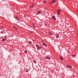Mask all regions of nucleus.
Segmentation results:
<instances>
[{"mask_svg":"<svg viewBox=\"0 0 78 78\" xmlns=\"http://www.w3.org/2000/svg\"><path fill=\"white\" fill-rule=\"evenodd\" d=\"M55 1H56L55 0H53V1H52L51 2L50 4L51 5L52 4V3H55Z\"/></svg>","mask_w":78,"mask_h":78,"instance_id":"f257e3e1","label":"nucleus"},{"mask_svg":"<svg viewBox=\"0 0 78 78\" xmlns=\"http://www.w3.org/2000/svg\"><path fill=\"white\" fill-rule=\"evenodd\" d=\"M66 67H68V68H69V67L70 68H72V66H69L68 65H67Z\"/></svg>","mask_w":78,"mask_h":78,"instance_id":"f03ea898","label":"nucleus"},{"mask_svg":"<svg viewBox=\"0 0 78 78\" xmlns=\"http://www.w3.org/2000/svg\"><path fill=\"white\" fill-rule=\"evenodd\" d=\"M52 19H54L55 20H56V18H55V16H53L52 17Z\"/></svg>","mask_w":78,"mask_h":78,"instance_id":"7ed1b4c3","label":"nucleus"},{"mask_svg":"<svg viewBox=\"0 0 78 78\" xmlns=\"http://www.w3.org/2000/svg\"><path fill=\"white\" fill-rule=\"evenodd\" d=\"M42 44L43 45H44V46H47V45L45 43H43Z\"/></svg>","mask_w":78,"mask_h":78,"instance_id":"20e7f679","label":"nucleus"},{"mask_svg":"<svg viewBox=\"0 0 78 78\" xmlns=\"http://www.w3.org/2000/svg\"><path fill=\"white\" fill-rule=\"evenodd\" d=\"M46 59H51V58H49V57H46Z\"/></svg>","mask_w":78,"mask_h":78,"instance_id":"39448f33","label":"nucleus"},{"mask_svg":"<svg viewBox=\"0 0 78 78\" xmlns=\"http://www.w3.org/2000/svg\"><path fill=\"white\" fill-rule=\"evenodd\" d=\"M56 37L57 38H58V37H59V35L56 34Z\"/></svg>","mask_w":78,"mask_h":78,"instance_id":"423d86ee","label":"nucleus"},{"mask_svg":"<svg viewBox=\"0 0 78 78\" xmlns=\"http://www.w3.org/2000/svg\"><path fill=\"white\" fill-rule=\"evenodd\" d=\"M37 13L39 14H41V12L40 11H38L37 12Z\"/></svg>","mask_w":78,"mask_h":78,"instance_id":"0eeeda50","label":"nucleus"},{"mask_svg":"<svg viewBox=\"0 0 78 78\" xmlns=\"http://www.w3.org/2000/svg\"><path fill=\"white\" fill-rule=\"evenodd\" d=\"M76 54H75V55H72V56L73 57H74V56H76Z\"/></svg>","mask_w":78,"mask_h":78,"instance_id":"6e6552de","label":"nucleus"},{"mask_svg":"<svg viewBox=\"0 0 78 78\" xmlns=\"http://www.w3.org/2000/svg\"><path fill=\"white\" fill-rule=\"evenodd\" d=\"M43 3H47V1H43Z\"/></svg>","mask_w":78,"mask_h":78,"instance_id":"1a4fd4ad","label":"nucleus"},{"mask_svg":"<svg viewBox=\"0 0 78 78\" xmlns=\"http://www.w3.org/2000/svg\"><path fill=\"white\" fill-rule=\"evenodd\" d=\"M25 53H28V51H25Z\"/></svg>","mask_w":78,"mask_h":78,"instance_id":"9d476101","label":"nucleus"},{"mask_svg":"<svg viewBox=\"0 0 78 78\" xmlns=\"http://www.w3.org/2000/svg\"><path fill=\"white\" fill-rule=\"evenodd\" d=\"M60 14V12H57V14L58 15H59V14Z\"/></svg>","mask_w":78,"mask_h":78,"instance_id":"9b49d317","label":"nucleus"},{"mask_svg":"<svg viewBox=\"0 0 78 78\" xmlns=\"http://www.w3.org/2000/svg\"><path fill=\"white\" fill-rule=\"evenodd\" d=\"M60 59L61 60H64V59H63V58H62L60 57Z\"/></svg>","mask_w":78,"mask_h":78,"instance_id":"f8f14e48","label":"nucleus"},{"mask_svg":"<svg viewBox=\"0 0 78 78\" xmlns=\"http://www.w3.org/2000/svg\"><path fill=\"white\" fill-rule=\"evenodd\" d=\"M34 62L35 63V64H36V62H37L35 60H34Z\"/></svg>","mask_w":78,"mask_h":78,"instance_id":"ddd939ff","label":"nucleus"},{"mask_svg":"<svg viewBox=\"0 0 78 78\" xmlns=\"http://www.w3.org/2000/svg\"><path fill=\"white\" fill-rule=\"evenodd\" d=\"M49 34H50L51 35H52V33H50V32L49 33Z\"/></svg>","mask_w":78,"mask_h":78,"instance_id":"4468645a","label":"nucleus"},{"mask_svg":"<svg viewBox=\"0 0 78 78\" xmlns=\"http://www.w3.org/2000/svg\"><path fill=\"white\" fill-rule=\"evenodd\" d=\"M2 41H5V38H3L2 40Z\"/></svg>","mask_w":78,"mask_h":78,"instance_id":"2eb2a0df","label":"nucleus"},{"mask_svg":"<svg viewBox=\"0 0 78 78\" xmlns=\"http://www.w3.org/2000/svg\"><path fill=\"white\" fill-rule=\"evenodd\" d=\"M36 47H39V45L37 44H36Z\"/></svg>","mask_w":78,"mask_h":78,"instance_id":"dca6fc26","label":"nucleus"},{"mask_svg":"<svg viewBox=\"0 0 78 78\" xmlns=\"http://www.w3.org/2000/svg\"><path fill=\"white\" fill-rule=\"evenodd\" d=\"M40 48L39 47H38L37 48V50H39Z\"/></svg>","mask_w":78,"mask_h":78,"instance_id":"f3484780","label":"nucleus"},{"mask_svg":"<svg viewBox=\"0 0 78 78\" xmlns=\"http://www.w3.org/2000/svg\"><path fill=\"white\" fill-rule=\"evenodd\" d=\"M15 18H16V19H18V17H17V16H16L15 17Z\"/></svg>","mask_w":78,"mask_h":78,"instance_id":"a211bd4d","label":"nucleus"},{"mask_svg":"<svg viewBox=\"0 0 78 78\" xmlns=\"http://www.w3.org/2000/svg\"><path fill=\"white\" fill-rule=\"evenodd\" d=\"M58 12L61 11V9L58 10Z\"/></svg>","mask_w":78,"mask_h":78,"instance_id":"6ab92c4d","label":"nucleus"},{"mask_svg":"<svg viewBox=\"0 0 78 78\" xmlns=\"http://www.w3.org/2000/svg\"><path fill=\"white\" fill-rule=\"evenodd\" d=\"M29 44H32V43H31V42L29 41Z\"/></svg>","mask_w":78,"mask_h":78,"instance_id":"aec40b11","label":"nucleus"},{"mask_svg":"<svg viewBox=\"0 0 78 78\" xmlns=\"http://www.w3.org/2000/svg\"><path fill=\"white\" fill-rule=\"evenodd\" d=\"M15 28L16 29V30H17V29L16 27H15Z\"/></svg>","mask_w":78,"mask_h":78,"instance_id":"412c9836","label":"nucleus"},{"mask_svg":"<svg viewBox=\"0 0 78 78\" xmlns=\"http://www.w3.org/2000/svg\"><path fill=\"white\" fill-rule=\"evenodd\" d=\"M4 38H5V39H6V36H4Z\"/></svg>","mask_w":78,"mask_h":78,"instance_id":"4be33fe9","label":"nucleus"},{"mask_svg":"<svg viewBox=\"0 0 78 78\" xmlns=\"http://www.w3.org/2000/svg\"><path fill=\"white\" fill-rule=\"evenodd\" d=\"M18 21H19V19H18V20H17Z\"/></svg>","mask_w":78,"mask_h":78,"instance_id":"5701e85b","label":"nucleus"},{"mask_svg":"<svg viewBox=\"0 0 78 78\" xmlns=\"http://www.w3.org/2000/svg\"><path fill=\"white\" fill-rule=\"evenodd\" d=\"M1 28H3V26ZM1 28L0 27V28Z\"/></svg>","mask_w":78,"mask_h":78,"instance_id":"b1692460","label":"nucleus"},{"mask_svg":"<svg viewBox=\"0 0 78 78\" xmlns=\"http://www.w3.org/2000/svg\"><path fill=\"white\" fill-rule=\"evenodd\" d=\"M32 6L33 7H34V5H33Z\"/></svg>","mask_w":78,"mask_h":78,"instance_id":"393cba45","label":"nucleus"},{"mask_svg":"<svg viewBox=\"0 0 78 78\" xmlns=\"http://www.w3.org/2000/svg\"><path fill=\"white\" fill-rule=\"evenodd\" d=\"M30 33H32V34L33 33H32V32L30 31Z\"/></svg>","mask_w":78,"mask_h":78,"instance_id":"a878e982","label":"nucleus"},{"mask_svg":"<svg viewBox=\"0 0 78 78\" xmlns=\"http://www.w3.org/2000/svg\"><path fill=\"white\" fill-rule=\"evenodd\" d=\"M13 28H15L16 27H15L14 26H13Z\"/></svg>","mask_w":78,"mask_h":78,"instance_id":"bb28decb","label":"nucleus"},{"mask_svg":"<svg viewBox=\"0 0 78 78\" xmlns=\"http://www.w3.org/2000/svg\"><path fill=\"white\" fill-rule=\"evenodd\" d=\"M34 28H36V27L35 26H34Z\"/></svg>","mask_w":78,"mask_h":78,"instance_id":"cd10ccee","label":"nucleus"},{"mask_svg":"<svg viewBox=\"0 0 78 78\" xmlns=\"http://www.w3.org/2000/svg\"><path fill=\"white\" fill-rule=\"evenodd\" d=\"M34 25V23H33V25Z\"/></svg>","mask_w":78,"mask_h":78,"instance_id":"c85d7f7f","label":"nucleus"},{"mask_svg":"<svg viewBox=\"0 0 78 78\" xmlns=\"http://www.w3.org/2000/svg\"><path fill=\"white\" fill-rule=\"evenodd\" d=\"M30 7H31V5H30Z\"/></svg>","mask_w":78,"mask_h":78,"instance_id":"c756f323","label":"nucleus"},{"mask_svg":"<svg viewBox=\"0 0 78 78\" xmlns=\"http://www.w3.org/2000/svg\"><path fill=\"white\" fill-rule=\"evenodd\" d=\"M33 7H31V8H33Z\"/></svg>","mask_w":78,"mask_h":78,"instance_id":"7c9ffc66","label":"nucleus"},{"mask_svg":"<svg viewBox=\"0 0 78 78\" xmlns=\"http://www.w3.org/2000/svg\"><path fill=\"white\" fill-rule=\"evenodd\" d=\"M71 5H72V3L71 2Z\"/></svg>","mask_w":78,"mask_h":78,"instance_id":"2f4dec72","label":"nucleus"},{"mask_svg":"<svg viewBox=\"0 0 78 78\" xmlns=\"http://www.w3.org/2000/svg\"><path fill=\"white\" fill-rule=\"evenodd\" d=\"M76 11H77V12H78V11L77 10H76Z\"/></svg>","mask_w":78,"mask_h":78,"instance_id":"473e14b6","label":"nucleus"},{"mask_svg":"<svg viewBox=\"0 0 78 78\" xmlns=\"http://www.w3.org/2000/svg\"><path fill=\"white\" fill-rule=\"evenodd\" d=\"M24 17H25V16H24Z\"/></svg>","mask_w":78,"mask_h":78,"instance_id":"72a5a7b5","label":"nucleus"},{"mask_svg":"<svg viewBox=\"0 0 78 78\" xmlns=\"http://www.w3.org/2000/svg\"><path fill=\"white\" fill-rule=\"evenodd\" d=\"M40 48H41V47H40Z\"/></svg>","mask_w":78,"mask_h":78,"instance_id":"f704fd0d","label":"nucleus"},{"mask_svg":"<svg viewBox=\"0 0 78 78\" xmlns=\"http://www.w3.org/2000/svg\"><path fill=\"white\" fill-rule=\"evenodd\" d=\"M46 34H47V33H46Z\"/></svg>","mask_w":78,"mask_h":78,"instance_id":"c9c22d12","label":"nucleus"},{"mask_svg":"<svg viewBox=\"0 0 78 78\" xmlns=\"http://www.w3.org/2000/svg\"><path fill=\"white\" fill-rule=\"evenodd\" d=\"M45 25H46V24H45Z\"/></svg>","mask_w":78,"mask_h":78,"instance_id":"e433bc0d","label":"nucleus"},{"mask_svg":"<svg viewBox=\"0 0 78 78\" xmlns=\"http://www.w3.org/2000/svg\"><path fill=\"white\" fill-rule=\"evenodd\" d=\"M64 0V1L65 0Z\"/></svg>","mask_w":78,"mask_h":78,"instance_id":"4c0bfd02","label":"nucleus"}]
</instances>
